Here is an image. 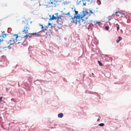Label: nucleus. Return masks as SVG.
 <instances>
[{"label": "nucleus", "mask_w": 131, "mask_h": 131, "mask_svg": "<svg viewBox=\"0 0 131 131\" xmlns=\"http://www.w3.org/2000/svg\"><path fill=\"white\" fill-rule=\"evenodd\" d=\"M81 1H80L79 2V3L80 2H81Z\"/></svg>", "instance_id": "nucleus-57"}, {"label": "nucleus", "mask_w": 131, "mask_h": 131, "mask_svg": "<svg viewBox=\"0 0 131 131\" xmlns=\"http://www.w3.org/2000/svg\"><path fill=\"white\" fill-rule=\"evenodd\" d=\"M8 47L9 48V45H8Z\"/></svg>", "instance_id": "nucleus-53"}, {"label": "nucleus", "mask_w": 131, "mask_h": 131, "mask_svg": "<svg viewBox=\"0 0 131 131\" xmlns=\"http://www.w3.org/2000/svg\"><path fill=\"white\" fill-rule=\"evenodd\" d=\"M42 30H41V31H40V32H41V31H42Z\"/></svg>", "instance_id": "nucleus-58"}, {"label": "nucleus", "mask_w": 131, "mask_h": 131, "mask_svg": "<svg viewBox=\"0 0 131 131\" xmlns=\"http://www.w3.org/2000/svg\"><path fill=\"white\" fill-rule=\"evenodd\" d=\"M122 39L121 37H118V39L116 40V42L117 43L119 42V41Z\"/></svg>", "instance_id": "nucleus-12"}, {"label": "nucleus", "mask_w": 131, "mask_h": 131, "mask_svg": "<svg viewBox=\"0 0 131 131\" xmlns=\"http://www.w3.org/2000/svg\"><path fill=\"white\" fill-rule=\"evenodd\" d=\"M26 34V35L24 36V37H23V38H24L25 39H26L27 38V37L29 36L28 35H27V34Z\"/></svg>", "instance_id": "nucleus-13"}, {"label": "nucleus", "mask_w": 131, "mask_h": 131, "mask_svg": "<svg viewBox=\"0 0 131 131\" xmlns=\"http://www.w3.org/2000/svg\"><path fill=\"white\" fill-rule=\"evenodd\" d=\"M99 118H98V119H97V121H99Z\"/></svg>", "instance_id": "nucleus-47"}, {"label": "nucleus", "mask_w": 131, "mask_h": 131, "mask_svg": "<svg viewBox=\"0 0 131 131\" xmlns=\"http://www.w3.org/2000/svg\"><path fill=\"white\" fill-rule=\"evenodd\" d=\"M51 28H53V26L51 25Z\"/></svg>", "instance_id": "nucleus-40"}, {"label": "nucleus", "mask_w": 131, "mask_h": 131, "mask_svg": "<svg viewBox=\"0 0 131 131\" xmlns=\"http://www.w3.org/2000/svg\"><path fill=\"white\" fill-rule=\"evenodd\" d=\"M15 39L13 38H11V39L8 40L6 41V43L7 45H9L10 46L11 45L15 43Z\"/></svg>", "instance_id": "nucleus-3"}, {"label": "nucleus", "mask_w": 131, "mask_h": 131, "mask_svg": "<svg viewBox=\"0 0 131 131\" xmlns=\"http://www.w3.org/2000/svg\"><path fill=\"white\" fill-rule=\"evenodd\" d=\"M49 4H53V3L52 2H49Z\"/></svg>", "instance_id": "nucleus-36"}, {"label": "nucleus", "mask_w": 131, "mask_h": 131, "mask_svg": "<svg viewBox=\"0 0 131 131\" xmlns=\"http://www.w3.org/2000/svg\"><path fill=\"white\" fill-rule=\"evenodd\" d=\"M91 0H88V2H89L91 1Z\"/></svg>", "instance_id": "nucleus-48"}, {"label": "nucleus", "mask_w": 131, "mask_h": 131, "mask_svg": "<svg viewBox=\"0 0 131 131\" xmlns=\"http://www.w3.org/2000/svg\"><path fill=\"white\" fill-rule=\"evenodd\" d=\"M51 23H48V25L47 26H46V28H48L49 26H50V25L51 26Z\"/></svg>", "instance_id": "nucleus-24"}, {"label": "nucleus", "mask_w": 131, "mask_h": 131, "mask_svg": "<svg viewBox=\"0 0 131 131\" xmlns=\"http://www.w3.org/2000/svg\"><path fill=\"white\" fill-rule=\"evenodd\" d=\"M2 61L3 62L5 60L4 59L5 57V56H2Z\"/></svg>", "instance_id": "nucleus-18"}, {"label": "nucleus", "mask_w": 131, "mask_h": 131, "mask_svg": "<svg viewBox=\"0 0 131 131\" xmlns=\"http://www.w3.org/2000/svg\"><path fill=\"white\" fill-rule=\"evenodd\" d=\"M83 5H86V3L85 2V3H83Z\"/></svg>", "instance_id": "nucleus-38"}, {"label": "nucleus", "mask_w": 131, "mask_h": 131, "mask_svg": "<svg viewBox=\"0 0 131 131\" xmlns=\"http://www.w3.org/2000/svg\"><path fill=\"white\" fill-rule=\"evenodd\" d=\"M110 76V74L109 76Z\"/></svg>", "instance_id": "nucleus-61"}, {"label": "nucleus", "mask_w": 131, "mask_h": 131, "mask_svg": "<svg viewBox=\"0 0 131 131\" xmlns=\"http://www.w3.org/2000/svg\"><path fill=\"white\" fill-rule=\"evenodd\" d=\"M7 47L5 46V47H4V48H5V47Z\"/></svg>", "instance_id": "nucleus-60"}, {"label": "nucleus", "mask_w": 131, "mask_h": 131, "mask_svg": "<svg viewBox=\"0 0 131 131\" xmlns=\"http://www.w3.org/2000/svg\"><path fill=\"white\" fill-rule=\"evenodd\" d=\"M83 23L84 24H85V21L84 20L83 21Z\"/></svg>", "instance_id": "nucleus-41"}, {"label": "nucleus", "mask_w": 131, "mask_h": 131, "mask_svg": "<svg viewBox=\"0 0 131 131\" xmlns=\"http://www.w3.org/2000/svg\"><path fill=\"white\" fill-rule=\"evenodd\" d=\"M42 30H41V31H40V32H41V31H42Z\"/></svg>", "instance_id": "nucleus-59"}, {"label": "nucleus", "mask_w": 131, "mask_h": 131, "mask_svg": "<svg viewBox=\"0 0 131 131\" xmlns=\"http://www.w3.org/2000/svg\"><path fill=\"white\" fill-rule=\"evenodd\" d=\"M40 26H41V29H43V26L41 24H39Z\"/></svg>", "instance_id": "nucleus-28"}, {"label": "nucleus", "mask_w": 131, "mask_h": 131, "mask_svg": "<svg viewBox=\"0 0 131 131\" xmlns=\"http://www.w3.org/2000/svg\"><path fill=\"white\" fill-rule=\"evenodd\" d=\"M130 64H131V62Z\"/></svg>", "instance_id": "nucleus-62"}, {"label": "nucleus", "mask_w": 131, "mask_h": 131, "mask_svg": "<svg viewBox=\"0 0 131 131\" xmlns=\"http://www.w3.org/2000/svg\"><path fill=\"white\" fill-rule=\"evenodd\" d=\"M18 86H19V83H18Z\"/></svg>", "instance_id": "nucleus-56"}, {"label": "nucleus", "mask_w": 131, "mask_h": 131, "mask_svg": "<svg viewBox=\"0 0 131 131\" xmlns=\"http://www.w3.org/2000/svg\"><path fill=\"white\" fill-rule=\"evenodd\" d=\"M82 16H83V15H82ZM83 16H80V20L81 19H82V18H83Z\"/></svg>", "instance_id": "nucleus-39"}, {"label": "nucleus", "mask_w": 131, "mask_h": 131, "mask_svg": "<svg viewBox=\"0 0 131 131\" xmlns=\"http://www.w3.org/2000/svg\"><path fill=\"white\" fill-rule=\"evenodd\" d=\"M109 28V26H106L105 27V30H108Z\"/></svg>", "instance_id": "nucleus-19"}, {"label": "nucleus", "mask_w": 131, "mask_h": 131, "mask_svg": "<svg viewBox=\"0 0 131 131\" xmlns=\"http://www.w3.org/2000/svg\"><path fill=\"white\" fill-rule=\"evenodd\" d=\"M56 16H57V19H58V17H59V16H60L59 15V14L58 13H57L55 14Z\"/></svg>", "instance_id": "nucleus-27"}, {"label": "nucleus", "mask_w": 131, "mask_h": 131, "mask_svg": "<svg viewBox=\"0 0 131 131\" xmlns=\"http://www.w3.org/2000/svg\"><path fill=\"white\" fill-rule=\"evenodd\" d=\"M118 13V12H115V14H117Z\"/></svg>", "instance_id": "nucleus-43"}, {"label": "nucleus", "mask_w": 131, "mask_h": 131, "mask_svg": "<svg viewBox=\"0 0 131 131\" xmlns=\"http://www.w3.org/2000/svg\"><path fill=\"white\" fill-rule=\"evenodd\" d=\"M56 22L58 24H59L60 25H62V22L59 19H57Z\"/></svg>", "instance_id": "nucleus-8"}, {"label": "nucleus", "mask_w": 131, "mask_h": 131, "mask_svg": "<svg viewBox=\"0 0 131 131\" xmlns=\"http://www.w3.org/2000/svg\"><path fill=\"white\" fill-rule=\"evenodd\" d=\"M46 28H45V29H43V30H42V31L43 30V31H45L46 30Z\"/></svg>", "instance_id": "nucleus-42"}, {"label": "nucleus", "mask_w": 131, "mask_h": 131, "mask_svg": "<svg viewBox=\"0 0 131 131\" xmlns=\"http://www.w3.org/2000/svg\"><path fill=\"white\" fill-rule=\"evenodd\" d=\"M104 125V124L103 123H101L99 124V125L100 126H103Z\"/></svg>", "instance_id": "nucleus-16"}, {"label": "nucleus", "mask_w": 131, "mask_h": 131, "mask_svg": "<svg viewBox=\"0 0 131 131\" xmlns=\"http://www.w3.org/2000/svg\"><path fill=\"white\" fill-rule=\"evenodd\" d=\"M92 74L93 75L94 74L93 73H92Z\"/></svg>", "instance_id": "nucleus-54"}, {"label": "nucleus", "mask_w": 131, "mask_h": 131, "mask_svg": "<svg viewBox=\"0 0 131 131\" xmlns=\"http://www.w3.org/2000/svg\"><path fill=\"white\" fill-rule=\"evenodd\" d=\"M87 11L88 10L87 9H85V11H82V14H83V17H84L85 15L88 14V12Z\"/></svg>", "instance_id": "nucleus-5"}, {"label": "nucleus", "mask_w": 131, "mask_h": 131, "mask_svg": "<svg viewBox=\"0 0 131 131\" xmlns=\"http://www.w3.org/2000/svg\"><path fill=\"white\" fill-rule=\"evenodd\" d=\"M3 98V97H0V101H2V99Z\"/></svg>", "instance_id": "nucleus-34"}, {"label": "nucleus", "mask_w": 131, "mask_h": 131, "mask_svg": "<svg viewBox=\"0 0 131 131\" xmlns=\"http://www.w3.org/2000/svg\"><path fill=\"white\" fill-rule=\"evenodd\" d=\"M81 20H82V22H83V21H84V20L83 19H82Z\"/></svg>", "instance_id": "nucleus-44"}, {"label": "nucleus", "mask_w": 131, "mask_h": 131, "mask_svg": "<svg viewBox=\"0 0 131 131\" xmlns=\"http://www.w3.org/2000/svg\"><path fill=\"white\" fill-rule=\"evenodd\" d=\"M12 101H13L14 102L15 101V100L14 98H12L11 99Z\"/></svg>", "instance_id": "nucleus-33"}, {"label": "nucleus", "mask_w": 131, "mask_h": 131, "mask_svg": "<svg viewBox=\"0 0 131 131\" xmlns=\"http://www.w3.org/2000/svg\"><path fill=\"white\" fill-rule=\"evenodd\" d=\"M63 116V114L62 113H60L58 114V117L59 118H62Z\"/></svg>", "instance_id": "nucleus-10"}, {"label": "nucleus", "mask_w": 131, "mask_h": 131, "mask_svg": "<svg viewBox=\"0 0 131 131\" xmlns=\"http://www.w3.org/2000/svg\"><path fill=\"white\" fill-rule=\"evenodd\" d=\"M5 32L3 31V32H2V36L3 38H5L6 36V34H5Z\"/></svg>", "instance_id": "nucleus-11"}, {"label": "nucleus", "mask_w": 131, "mask_h": 131, "mask_svg": "<svg viewBox=\"0 0 131 131\" xmlns=\"http://www.w3.org/2000/svg\"><path fill=\"white\" fill-rule=\"evenodd\" d=\"M41 81L37 80L35 81L34 82V83L36 85H38L40 84V83L41 82Z\"/></svg>", "instance_id": "nucleus-6"}, {"label": "nucleus", "mask_w": 131, "mask_h": 131, "mask_svg": "<svg viewBox=\"0 0 131 131\" xmlns=\"http://www.w3.org/2000/svg\"><path fill=\"white\" fill-rule=\"evenodd\" d=\"M69 4V3H67V2L66 1L65 2H64V4Z\"/></svg>", "instance_id": "nucleus-32"}, {"label": "nucleus", "mask_w": 131, "mask_h": 131, "mask_svg": "<svg viewBox=\"0 0 131 131\" xmlns=\"http://www.w3.org/2000/svg\"><path fill=\"white\" fill-rule=\"evenodd\" d=\"M75 9H74V11L75 12V15H77V14H78V11H76L75 10Z\"/></svg>", "instance_id": "nucleus-20"}, {"label": "nucleus", "mask_w": 131, "mask_h": 131, "mask_svg": "<svg viewBox=\"0 0 131 131\" xmlns=\"http://www.w3.org/2000/svg\"><path fill=\"white\" fill-rule=\"evenodd\" d=\"M28 28V27H26V29L23 30L22 31L23 32H24L25 34H27V33H28V30L27 29Z\"/></svg>", "instance_id": "nucleus-9"}, {"label": "nucleus", "mask_w": 131, "mask_h": 131, "mask_svg": "<svg viewBox=\"0 0 131 131\" xmlns=\"http://www.w3.org/2000/svg\"><path fill=\"white\" fill-rule=\"evenodd\" d=\"M38 33H39V32L37 33V34H36V35H37V36H42V35H41L40 34H38Z\"/></svg>", "instance_id": "nucleus-29"}, {"label": "nucleus", "mask_w": 131, "mask_h": 131, "mask_svg": "<svg viewBox=\"0 0 131 131\" xmlns=\"http://www.w3.org/2000/svg\"><path fill=\"white\" fill-rule=\"evenodd\" d=\"M122 15H124L126 17H127V16H128L127 15H125V14L124 13H122Z\"/></svg>", "instance_id": "nucleus-31"}, {"label": "nucleus", "mask_w": 131, "mask_h": 131, "mask_svg": "<svg viewBox=\"0 0 131 131\" xmlns=\"http://www.w3.org/2000/svg\"><path fill=\"white\" fill-rule=\"evenodd\" d=\"M61 13H63V11H61Z\"/></svg>", "instance_id": "nucleus-52"}, {"label": "nucleus", "mask_w": 131, "mask_h": 131, "mask_svg": "<svg viewBox=\"0 0 131 131\" xmlns=\"http://www.w3.org/2000/svg\"><path fill=\"white\" fill-rule=\"evenodd\" d=\"M118 13L119 14H122V13H121V12L119 11H118Z\"/></svg>", "instance_id": "nucleus-37"}, {"label": "nucleus", "mask_w": 131, "mask_h": 131, "mask_svg": "<svg viewBox=\"0 0 131 131\" xmlns=\"http://www.w3.org/2000/svg\"><path fill=\"white\" fill-rule=\"evenodd\" d=\"M116 25L117 26V30L118 31L119 29V26L118 24H116Z\"/></svg>", "instance_id": "nucleus-14"}, {"label": "nucleus", "mask_w": 131, "mask_h": 131, "mask_svg": "<svg viewBox=\"0 0 131 131\" xmlns=\"http://www.w3.org/2000/svg\"><path fill=\"white\" fill-rule=\"evenodd\" d=\"M28 34L32 35H36V34H37V33H29Z\"/></svg>", "instance_id": "nucleus-26"}, {"label": "nucleus", "mask_w": 131, "mask_h": 131, "mask_svg": "<svg viewBox=\"0 0 131 131\" xmlns=\"http://www.w3.org/2000/svg\"><path fill=\"white\" fill-rule=\"evenodd\" d=\"M55 24H54V26H53V27H55Z\"/></svg>", "instance_id": "nucleus-49"}, {"label": "nucleus", "mask_w": 131, "mask_h": 131, "mask_svg": "<svg viewBox=\"0 0 131 131\" xmlns=\"http://www.w3.org/2000/svg\"><path fill=\"white\" fill-rule=\"evenodd\" d=\"M89 13L93 14V15L94 14V13L91 10H90V9H89Z\"/></svg>", "instance_id": "nucleus-21"}, {"label": "nucleus", "mask_w": 131, "mask_h": 131, "mask_svg": "<svg viewBox=\"0 0 131 131\" xmlns=\"http://www.w3.org/2000/svg\"><path fill=\"white\" fill-rule=\"evenodd\" d=\"M90 16V15L89 14V15H88V17H89V16Z\"/></svg>", "instance_id": "nucleus-50"}, {"label": "nucleus", "mask_w": 131, "mask_h": 131, "mask_svg": "<svg viewBox=\"0 0 131 131\" xmlns=\"http://www.w3.org/2000/svg\"><path fill=\"white\" fill-rule=\"evenodd\" d=\"M81 16V15L80 14H78L77 16L75 15H74L73 17H72V16L71 17H72L71 19L72 20V21H71V22H73L76 25L77 24L78 22L79 23H80L81 20H80V17Z\"/></svg>", "instance_id": "nucleus-1"}, {"label": "nucleus", "mask_w": 131, "mask_h": 131, "mask_svg": "<svg viewBox=\"0 0 131 131\" xmlns=\"http://www.w3.org/2000/svg\"><path fill=\"white\" fill-rule=\"evenodd\" d=\"M49 17H50V18H51V15H49Z\"/></svg>", "instance_id": "nucleus-46"}, {"label": "nucleus", "mask_w": 131, "mask_h": 131, "mask_svg": "<svg viewBox=\"0 0 131 131\" xmlns=\"http://www.w3.org/2000/svg\"><path fill=\"white\" fill-rule=\"evenodd\" d=\"M63 17V16H60L59 17H58V19H62V17Z\"/></svg>", "instance_id": "nucleus-25"}, {"label": "nucleus", "mask_w": 131, "mask_h": 131, "mask_svg": "<svg viewBox=\"0 0 131 131\" xmlns=\"http://www.w3.org/2000/svg\"><path fill=\"white\" fill-rule=\"evenodd\" d=\"M3 40H1V39H0V42H1Z\"/></svg>", "instance_id": "nucleus-51"}, {"label": "nucleus", "mask_w": 131, "mask_h": 131, "mask_svg": "<svg viewBox=\"0 0 131 131\" xmlns=\"http://www.w3.org/2000/svg\"><path fill=\"white\" fill-rule=\"evenodd\" d=\"M56 19H57V17L55 16L54 15H53L52 17H51V18L49 19V20H53L54 19L56 20Z\"/></svg>", "instance_id": "nucleus-7"}, {"label": "nucleus", "mask_w": 131, "mask_h": 131, "mask_svg": "<svg viewBox=\"0 0 131 131\" xmlns=\"http://www.w3.org/2000/svg\"><path fill=\"white\" fill-rule=\"evenodd\" d=\"M62 14L63 15H70V12H69L67 13H62Z\"/></svg>", "instance_id": "nucleus-17"}, {"label": "nucleus", "mask_w": 131, "mask_h": 131, "mask_svg": "<svg viewBox=\"0 0 131 131\" xmlns=\"http://www.w3.org/2000/svg\"><path fill=\"white\" fill-rule=\"evenodd\" d=\"M10 94H12V93H11V92H10Z\"/></svg>", "instance_id": "nucleus-55"}, {"label": "nucleus", "mask_w": 131, "mask_h": 131, "mask_svg": "<svg viewBox=\"0 0 131 131\" xmlns=\"http://www.w3.org/2000/svg\"><path fill=\"white\" fill-rule=\"evenodd\" d=\"M85 92L88 93H90V94H96V95L97 96H98L99 97H100V96H99V94H98L96 92H91V91H89L88 90H86Z\"/></svg>", "instance_id": "nucleus-4"}, {"label": "nucleus", "mask_w": 131, "mask_h": 131, "mask_svg": "<svg viewBox=\"0 0 131 131\" xmlns=\"http://www.w3.org/2000/svg\"><path fill=\"white\" fill-rule=\"evenodd\" d=\"M88 17H85V18H86V19H87L88 18Z\"/></svg>", "instance_id": "nucleus-45"}, {"label": "nucleus", "mask_w": 131, "mask_h": 131, "mask_svg": "<svg viewBox=\"0 0 131 131\" xmlns=\"http://www.w3.org/2000/svg\"><path fill=\"white\" fill-rule=\"evenodd\" d=\"M53 1H54V2L56 3H57L58 2V1L57 0H53Z\"/></svg>", "instance_id": "nucleus-35"}, {"label": "nucleus", "mask_w": 131, "mask_h": 131, "mask_svg": "<svg viewBox=\"0 0 131 131\" xmlns=\"http://www.w3.org/2000/svg\"><path fill=\"white\" fill-rule=\"evenodd\" d=\"M93 21L91 20H90L89 21V22L88 23V24H92V23Z\"/></svg>", "instance_id": "nucleus-23"}, {"label": "nucleus", "mask_w": 131, "mask_h": 131, "mask_svg": "<svg viewBox=\"0 0 131 131\" xmlns=\"http://www.w3.org/2000/svg\"><path fill=\"white\" fill-rule=\"evenodd\" d=\"M96 0H91V2L92 3H94L95 2Z\"/></svg>", "instance_id": "nucleus-30"}, {"label": "nucleus", "mask_w": 131, "mask_h": 131, "mask_svg": "<svg viewBox=\"0 0 131 131\" xmlns=\"http://www.w3.org/2000/svg\"><path fill=\"white\" fill-rule=\"evenodd\" d=\"M13 36L15 37L16 36L15 38L16 40V42L19 41L17 42V43H19L23 42V43H24V42H23V37L18 36L17 34H15Z\"/></svg>", "instance_id": "nucleus-2"}, {"label": "nucleus", "mask_w": 131, "mask_h": 131, "mask_svg": "<svg viewBox=\"0 0 131 131\" xmlns=\"http://www.w3.org/2000/svg\"><path fill=\"white\" fill-rule=\"evenodd\" d=\"M98 63H99V64L100 66H103V65L100 61H98Z\"/></svg>", "instance_id": "nucleus-15"}, {"label": "nucleus", "mask_w": 131, "mask_h": 131, "mask_svg": "<svg viewBox=\"0 0 131 131\" xmlns=\"http://www.w3.org/2000/svg\"><path fill=\"white\" fill-rule=\"evenodd\" d=\"M95 23V22H94ZM101 22L100 21H96V23H94V24L95 25H96L100 23Z\"/></svg>", "instance_id": "nucleus-22"}]
</instances>
